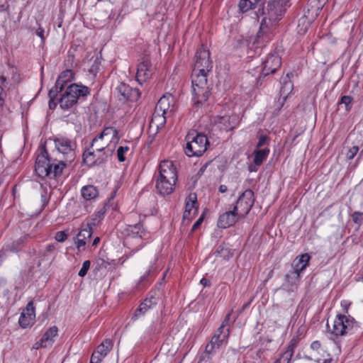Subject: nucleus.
Masks as SVG:
<instances>
[{
    "label": "nucleus",
    "mask_w": 363,
    "mask_h": 363,
    "mask_svg": "<svg viewBox=\"0 0 363 363\" xmlns=\"http://www.w3.org/2000/svg\"><path fill=\"white\" fill-rule=\"evenodd\" d=\"M289 1L270 0L268 3L265 16L262 20L259 30L257 33L255 43L259 45L269 41L272 39L273 26L280 21L286 7L289 6Z\"/></svg>",
    "instance_id": "1"
},
{
    "label": "nucleus",
    "mask_w": 363,
    "mask_h": 363,
    "mask_svg": "<svg viewBox=\"0 0 363 363\" xmlns=\"http://www.w3.org/2000/svg\"><path fill=\"white\" fill-rule=\"evenodd\" d=\"M66 165L63 161L52 160L45 148H43L36 157L35 171L39 177L55 179L61 176Z\"/></svg>",
    "instance_id": "2"
},
{
    "label": "nucleus",
    "mask_w": 363,
    "mask_h": 363,
    "mask_svg": "<svg viewBox=\"0 0 363 363\" xmlns=\"http://www.w3.org/2000/svg\"><path fill=\"white\" fill-rule=\"evenodd\" d=\"M89 94V89L87 86L72 84L67 86L57 101L61 108L69 110L77 104L78 99Z\"/></svg>",
    "instance_id": "3"
},
{
    "label": "nucleus",
    "mask_w": 363,
    "mask_h": 363,
    "mask_svg": "<svg viewBox=\"0 0 363 363\" xmlns=\"http://www.w3.org/2000/svg\"><path fill=\"white\" fill-rule=\"evenodd\" d=\"M191 78L192 101L199 108L208 101L211 96V89L206 75L191 76Z\"/></svg>",
    "instance_id": "4"
},
{
    "label": "nucleus",
    "mask_w": 363,
    "mask_h": 363,
    "mask_svg": "<svg viewBox=\"0 0 363 363\" xmlns=\"http://www.w3.org/2000/svg\"><path fill=\"white\" fill-rule=\"evenodd\" d=\"M186 146L184 147L185 154L188 157H199L202 155L207 149L208 145V138L201 133L194 132L186 136Z\"/></svg>",
    "instance_id": "5"
},
{
    "label": "nucleus",
    "mask_w": 363,
    "mask_h": 363,
    "mask_svg": "<svg viewBox=\"0 0 363 363\" xmlns=\"http://www.w3.org/2000/svg\"><path fill=\"white\" fill-rule=\"evenodd\" d=\"M195 57L196 62L191 76L206 75V77H208L213 68L209 50L202 45L197 50Z\"/></svg>",
    "instance_id": "6"
},
{
    "label": "nucleus",
    "mask_w": 363,
    "mask_h": 363,
    "mask_svg": "<svg viewBox=\"0 0 363 363\" xmlns=\"http://www.w3.org/2000/svg\"><path fill=\"white\" fill-rule=\"evenodd\" d=\"M358 328V323L352 317L338 314L334 320L332 333L335 336H342L354 333Z\"/></svg>",
    "instance_id": "7"
},
{
    "label": "nucleus",
    "mask_w": 363,
    "mask_h": 363,
    "mask_svg": "<svg viewBox=\"0 0 363 363\" xmlns=\"http://www.w3.org/2000/svg\"><path fill=\"white\" fill-rule=\"evenodd\" d=\"M255 198L254 192L251 189L245 190L237 199L233 207L235 214L240 218H244L252 209Z\"/></svg>",
    "instance_id": "8"
},
{
    "label": "nucleus",
    "mask_w": 363,
    "mask_h": 363,
    "mask_svg": "<svg viewBox=\"0 0 363 363\" xmlns=\"http://www.w3.org/2000/svg\"><path fill=\"white\" fill-rule=\"evenodd\" d=\"M107 135H111V141L116 140V142H118L119 139L118 131L116 128L113 127H106L103 130L101 133H100L92 140L91 145L89 148L94 149L96 150L107 151L108 152V150L107 147L108 144L103 143L104 138Z\"/></svg>",
    "instance_id": "9"
},
{
    "label": "nucleus",
    "mask_w": 363,
    "mask_h": 363,
    "mask_svg": "<svg viewBox=\"0 0 363 363\" xmlns=\"http://www.w3.org/2000/svg\"><path fill=\"white\" fill-rule=\"evenodd\" d=\"M111 153L112 150H110V152H107V151L88 148L83 153V161L84 163L89 167L100 165L107 161L108 155H111Z\"/></svg>",
    "instance_id": "10"
},
{
    "label": "nucleus",
    "mask_w": 363,
    "mask_h": 363,
    "mask_svg": "<svg viewBox=\"0 0 363 363\" xmlns=\"http://www.w3.org/2000/svg\"><path fill=\"white\" fill-rule=\"evenodd\" d=\"M73 78L74 73L71 69H66L61 72L55 86L49 91V106H51V104L53 102L54 99L63 91L66 84L73 79Z\"/></svg>",
    "instance_id": "11"
},
{
    "label": "nucleus",
    "mask_w": 363,
    "mask_h": 363,
    "mask_svg": "<svg viewBox=\"0 0 363 363\" xmlns=\"http://www.w3.org/2000/svg\"><path fill=\"white\" fill-rule=\"evenodd\" d=\"M118 97L123 102L127 101H136L140 97V92L136 89H133L125 83H121L116 89Z\"/></svg>",
    "instance_id": "12"
},
{
    "label": "nucleus",
    "mask_w": 363,
    "mask_h": 363,
    "mask_svg": "<svg viewBox=\"0 0 363 363\" xmlns=\"http://www.w3.org/2000/svg\"><path fill=\"white\" fill-rule=\"evenodd\" d=\"M35 313L33 301L28 303L26 308L22 311L18 323L21 328H26L32 326L35 323Z\"/></svg>",
    "instance_id": "13"
},
{
    "label": "nucleus",
    "mask_w": 363,
    "mask_h": 363,
    "mask_svg": "<svg viewBox=\"0 0 363 363\" xmlns=\"http://www.w3.org/2000/svg\"><path fill=\"white\" fill-rule=\"evenodd\" d=\"M157 177L177 181V172L173 162L170 160L162 161L158 167V175Z\"/></svg>",
    "instance_id": "14"
},
{
    "label": "nucleus",
    "mask_w": 363,
    "mask_h": 363,
    "mask_svg": "<svg viewBox=\"0 0 363 363\" xmlns=\"http://www.w3.org/2000/svg\"><path fill=\"white\" fill-rule=\"evenodd\" d=\"M152 74V65L147 57H144L138 64L136 79L140 84L145 82Z\"/></svg>",
    "instance_id": "15"
},
{
    "label": "nucleus",
    "mask_w": 363,
    "mask_h": 363,
    "mask_svg": "<svg viewBox=\"0 0 363 363\" xmlns=\"http://www.w3.org/2000/svg\"><path fill=\"white\" fill-rule=\"evenodd\" d=\"M281 65V57L275 54H270L263 63L262 74L267 76L274 74Z\"/></svg>",
    "instance_id": "16"
},
{
    "label": "nucleus",
    "mask_w": 363,
    "mask_h": 363,
    "mask_svg": "<svg viewBox=\"0 0 363 363\" xmlns=\"http://www.w3.org/2000/svg\"><path fill=\"white\" fill-rule=\"evenodd\" d=\"M127 235L132 238H140L142 240H147L150 238V233L143 227V224L139 222L136 224L126 225Z\"/></svg>",
    "instance_id": "17"
},
{
    "label": "nucleus",
    "mask_w": 363,
    "mask_h": 363,
    "mask_svg": "<svg viewBox=\"0 0 363 363\" xmlns=\"http://www.w3.org/2000/svg\"><path fill=\"white\" fill-rule=\"evenodd\" d=\"M176 182L174 179L156 178L155 187L157 191L162 196L171 194L174 189Z\"/></svg>",
    "instance_id": "18"
},
{
    "label": "nucleus",
    "mask_w": 363,
    "mask_h": 363,
    "mask_svg": "<svg viewBox=\"0 0 363 363\" xmlns=\"http://www.w3.org/2000/svg\"><path fill=\"white\" fill-rule=\"evenodd\" d=\"M92 225L87 223L83 224L81 227V230L77 235V241L75 242L77 248L79 250L81 247L85 246L86 242L91 239L93 230Z\"/></svg>",
    "instance_id": "19"
},
{
    "label": "nucleus",
    "mask_w": 363,
    "mask_h": 363,
    "mask_svg": "<svg viewBox=\"0 0 363 363\" xmlns=\"http://www.w3.org/2000/svg\"><path fill=\"white\" fill-rule=\"evenodd\" d=\"M301 272L294 269L285 276V282L282 287L288 292H294L297 289L300 282Z\"/></svg>",
    "instance_id": "20"
},
{
    "label": "nucleus",
    "mask_w": 363,
    "mask_h": 363,
    "mask_svg": "<svg viewBox=\"0 0 363 363\" xmlns=\"http://www.w3.org/2000/svg\"><path fill=\"white\" fill-rule=\"evenodd\" d=\"M235 213V211L233 209L220 215L218 220V226L221 228H227L233 225L239 220L242 219L237 216Z\"/></svg>",
    "instance_id": "21"
},
{
    "label": "nucleus",
    "mask_w": 363,
    "mask_h": 363,
    "mask_svg": "<svg viewBox=\"0 0 363 363\" xmlns=\"http://www.w3.org/2000/svg\"><path fill=\"white\" fill-rule=\"evenodd\" d=\"M55 147L58 150L59 152L62 154H70V160L71 162L74 158V147L75 146L74 143H72L70 140L65 138H57L55 140Z\"/></svg>",
    "instance_id": "22"
},
{
    "label": "nucleus",
    "mask_w": 363,
    "mask_h": 363,
    "mask_svg": "<svg viewBox=\"0 0 363 363\" xmlns=\"http://www.w3.org/2000/svg\"><path fill=\"white\" fill-rule=\"evenodd\" d=\"M197 196L196 194H190L186 199L185 210L183 214L184 219H192L197 213Z\"/></svg>",
    "instance_id": "23"
},
{
    "label": "nucleus",
    "mask_w": 363,
    "mask_h": 363,
    "mask_svg": "<svg viewBox=\"0 0 363 363\" xmlns=\"http://www.w3.org/2000/svg\"><path fill=\"white\" fill-rule=\"evenodd\" d=\"M174 97L171 94L162 96L156 104V111L169 115L173 111Z\"/></svg>",
    "instance_id": "24"
},
{
    "label": "nucleus",
    "mask_w": 363,
    "mask_h": 363,
    "mask_svg": "<svg viewBox=\"0 0 363 363\" xmlns=\"http://www.w3.org/2000/svg\"><path fill=\"white\" fill-rule=\"evenodd\" d=\"M230 328L223 330V327H219L213 335V337L218 342L220 347L223 345H226L228 342L230 336Z\"/></svg>",
    "instance_id": "25"
},
{
    "label": "nucleus",
    "mask_w": 363,
    "mask_h": 363,
    "mask_svg": "<svg viewBox=\"0 0 363 363\" xmlns=\"http://www.w3.org/2000/svg\"><path fill=\"white\" fill-rule=\"evenodd\" d=\"M157 304V300L154 296H150L144 300L135 312V316L145 314L150 308Z\"/></svg>",
    "instance_id": "26"
},
{
    "label": "nucleus",
    "mask_w": 363,
    "mask_h": 363,
    "mask_svg": "<svg viewBox=\"0 0 363 363\" xmlns=\"http://www.w3.org/2000/svg\"><path fill=\"white\" fill-rule=\"evenodd\" d=\"M58 334V328L56 326H52L48 328L43 335L41 339L46 345L47 347H50L55 342V337Z\"/></svg>",
    "instance_id": "27"
},
{
    "label": "nucleus",
    "mask_w": 363,
    "mask_h": 363,
    "mask_svg": "<svg viewBox=\"0 0 363 363\" xmlns=\"http://www.w3.org/2000/svg\"><path fill=\"white\" fill-rule=\"evenodd\" d=\"M270 150L268 147L264 149H255L253 152L254 160L253 162L255 166L259 167L263 162L267 158Z\"/></svg>",
    "instance_id": "28"
},
{
    "label": "nucleus",
    "mask_w": 363,
    "mask_h": 363,
    "mask_svg": "<svg viewBox=\"0 0 363 363\" xmlns=\"http://www.w3.org/2000/svg\"><path fill=\"white\" fill-rule=\"evenodd\" d=\"M82 196L86 201L95 199L99 195L97 188L93 185L84 186L81 190Z\"/></svg>",
    "instance_id": "29"
},
{
    "label": "nucleus",
    "mask_w": 363,
    "mask_h": 363,
    "mask_svg": "<svg viewBox=\"0 0 363 363\" xmlns=\"http://www.w3.org/2000/svg\"><path fill=\"white\" fill-rule=\"evenodd\" d=\"M113 346V341L111 339H105L96 348L95 352L104 358L112 350Z\"/></svg>",
    "instance_id": "30"
},
{
    "label": "nucleus",
    "mask_w": 363,
    "mask_h": 363,
    "mask_svg": "<svg viewBox=\"0 0 363 363\" xmlns=\"http://www.w3.org/2000/svg\"><path fill=\"white\" fill-rule=\"evenodd\" d=\"M107 204L104 203L99 211H97L92 215L91 220L88 223L91 224L93 226L99 225V223L104 219V216L107 211Z\"/></svg>",
    "instance_id": "31"
},
{
    "label": "nucleus",
    "mask_w": 363,
    "mask_h": 363,
    "mask_svg": "<svg viewBox=\"0 0 363 363\" xmlns=\"http://www.w3.org/2000/svg\"><path fill=\"white\" fill-rule=\"evenodd\" d=\"M166 115L155 110L151 121L152 125H155L157 128H162L166 123Z\"/></svg>",
    "instance_id": "32"
},
{
    "label": "nucleus",
    "mask_w": 363,
    "mask_h": 363,
    "mask_svg": "<svg viewBox=\"0 0 363 363\" xmlns=\"http://www.w3.org/2000/svg\"><path fill=\"white\" fill-rule=\"evenodd\" d=\"M311 256L308 253L301 255L297 257V262L295 264L294 269L300 272H303L308 264Z\"/></svg>",
    "instance_id": "33"
},
{
    "label": "nucleus",
    "mask_w": 363,
    "mask_h": 363,
    "mask_svg": "<svg viewBox=\"0 0 363 363\" xmlns=\"http://www.w3.org/2000/svg\"><path fill=\"white\" fill-rule=\"evenodd\" d=\"M286 78H287V79H284L283 85L280 90L281 96H282L284 99H286L293 90V84L289 80V74H286Z\"/></svg>",
    "instance_id": "34"
},
{
    "label": "nucleus",
    "mask_w": 363,
    "mask_h": 363,
    "mask_svg": "<svg viewBox=\"0 0 363 363\" xmlns=\"http://www.w3.org/2000/svg\"><path fill=\"white\" fill-rule=\"evenodd\" d=\"M220 347L218 342L212 337L211 341L206 345L204 353L207 354H213L216 350L219 349Z\"/></svg>",
    "instance_id": "35"
},
{
    "label": "nucleus",
    "mask_w": 363,
    "mask_h": 363,
    "mask_svg": "<svg viewBox=\"0 0 363 363\" xmlns=\"http://www.w3.org/2000/svg\"><path fill=\"white\" fill-rule=\"evenodd\" d=\"M238 6L242 13L247 12L256 7V6L252 3L251 0H240Z\"/></svg>",
    "instance_id": "36"
},
{
    "label": "nucleus",
    "mask_w": 363,
    "mask_h": 363,
    "mask_svg": "<svg viewBox=\"0 0 363 363\" xmlns=\"http://www.w3.org/2000/svg\"><path fill=\"white\" fill-rule=\"evenodd\" d=\"M297 343H298V341L296 339H292L289 344L288 345L286 350L282 352L281 354H286L287 353L289 354V358L291 359V357H293L294 355V349L295 347H296L297 345Z\"/></svg>",
    "instance_id": "37"
},
{
    "label": "nucleus",
    "mask_w": 363,
    "mask_h": 363,
    "mask_svg": "<svg viewBox=\"0 0 363 363\" xmlns=\"http://www.w3.org/2000/svg\"><path fill=\"white\" fill-rule=\"evenodd\" d=\"M353 101V98L351 96H343L341 97L339 104H344L345 106V109L347 111H350L352 108V103Z\"/></svg>",
    "instance_id": "38"
},
{
    "label": "nucleus",
    "mask_w": 363,
    "mask_h": 363,
    "mask_svg": "<svg viewBox=\"0 0 363 363\" xmlns=\"http://www.w3.org/2000/svg\"><path fill=\"white\" fill-rule=\"evenodd\" d=\"M130 150L128 146H120L117 150V157L119 162L125 161V154Z\"/></svg>",
    "instance_id": "39"
},
{
    "label": "nucleus",
    "mask_w": 363,
    "mask_h": 363,
    "mask_svg": "<svg viewBox=\"0 0 363 363\" xmlns=\"http://www.w3.org/2000/svg\"><path fill=\"white\" fill-rule=\"evenodd\" d=\"M352 219L358 227L363 224V212L355 211L352 214ZM359 228H357V230Z\"/></svg>",
    "instance_id": "40"
},
{
    "label": "nucleus",
    "mask_w": 363,
    "mask_h": 363,
    "mask_svg": "<svg viewBox=\"0 0 363 363\" xmlns=\"http://www.w3.org/2000/svg\"><path fill=\"white\" fill-rule=\"evenodd\" d=\"M90 264H91V262L89 260L84 261L82 264V267L81 269L79 270V272L78 273V275L81 277H84L86 274V273L90 267Z\"/></svg>",
    "instance_id": "41"
},
{
    "label": "nucleus",
    "mask_w": 363,
    "mask_h": 363,
    "mask_svg": "<svg viewBox=\"0 0 363 363\" xmlns=\"http://www.w3.org/2000/svg\"><path fill=\"white\" fill-rule=\"evenodd\" d=\"M67 232L66 230H62L56 233L55 238L57 242H62L67 239Z\"/></svg>",
    "instance_id": "42"
},
{
    "label": "nucleus",
    "mask_w": 363,
    "mask_h": 363,
    "mask_svg": "<svg viewBox=\"0 0 363 363\" xmlns=\"http://www.w3.org/2000/svg\"><path fill=\"white\" fill-rule=\"evenodd\" d=\"M268 142V137L265 135H262L259 138V140L256 145V149H260L262 146L266 145Z\"/></svg>",
    "instance_id": "43"
},
{
    "label": "nucleus",
    "mask_w": 363,
    "mask_h": 363,
    "mask_svg": "<svg viewBox=\"0 0 363 363\" xmlns=\"http://www.w3.org/2000/svg\"><path fill=\"white\" fill-rule=\"evenodd\" d=\"M359 151V147L357 146L352 147L347 153V157L348 160H352L354 157L357 153Z\"/></svg>",
    "instance_id": "44"
},
{
    "label": "nucleus",
    "mask_w": 363,
    "mask_h": 363,
    "mask_svg": "<svg viewBox=\"0 0 363 363\" xmlns=\"http://www.w3.org/2000/svg\"><path fill=\"white\" fill-rule=\"evenodd\" d=\"M289 357L288 353L286 354H281L274 363H289L291 359Z\"/></svg>",
    "instance_id": "45"
},
{
    "label": "nucleus",
    "mask_w": 363,
    "mask_h": 363,
    "mask_svg": "<svg viewBox=\"0 0 363 363\" xmlns=\"http://www.w3.org/2000/svg\"><path fill=\"white\" fill-rule=\"evenodd\" d=\"M55 250V247L53 244H49L46 246L45 250L43 252V255L46 257L52 254Z\"/></svg>",
    "instance_id": "46"
},
{
    "label": "nucleus",
    "mask_w": 363,
    "mask_h": 363,
    "mask_svg": "<svg viewBox=\"0 0 363 363\" xmlns=\"http://www.w3.org/2000/svg\"><path fill=\"white\" fill-rule=\"evenodd\" d=\"M104 358L97 354L95 351L93 352L91 357V363H99L102 361Z\"/></svg>",
    "instance_id": "47"
},
{
    "label": "nucleus",
    "mask_w": 363,
    "mask_h": 363,
    "mask_svg": "<svg viewBox=\"0 0 363 363\" xmlns=\"http://www.w3.org/2000/svg\"><path fill=\"white\" fill-rule=\"evenodd\" d=\"M232 311L230 312H229L225 317L224 320H223L222 322V324L220 325V327H223V330H225L227 328H230V326L228 325V323H229V321H230V316H231V314H232Z\"/></svg>",
    "instance_id": "48"
},
{
    "label": "nucleus",
    "mask_w": 363,
    "mask_h": 363,
    "mask_svg": "<svg viewBox=\"0 0 363 363\" xmlns=\"http://www.w3.org/2000/svg\"><path fill=\"white\" fill-rule=\"evenodd\" d=\"M203 220V215H201V217L193 225V226L191 228V232L196 230L201 225Z\"/></svg>",
    "instance_id": "49"
},
{
    "label": "nucleus",
    "mask_w": 363,
    "mask_h": 363,
    "mask_svg": "<svg viewBox=\"0 0 363 363\" xmlns=\"http://www.w3.org/2000/svg\"><path fill=\"white\" fill-rule=\"evenodd\" d=\"M46 345L43 342V340L40 339L39 341L36 342L33 348L35 350H39L40 348H46Z\"/></svg>",
    "instance_id": "50"
},
{
    "label": "nucleus",
    "mask_w": 363,
    "mask_h": 363,
    "mask_svg": "<svg viewBox=\"0 0 363 363\" xmlns=\"http://www.w3.org/2000/svg\"><path fill=\"white\" fill-rule=\"evenodd\" d=\"M6 93L3 88L0 86V107H2L5 102Z\"/></svg>",
    "instance_id": "51"
},
{
    "label": "nucleus",
    "mask_w": 363,
    "mask_h": 363,
    "mask_svg": "<svg viewBox=\"0 0 363 363\" xmlns=\"http://www.w3.org/2000/svg\"><path fill=\"white\" fill-rule=\"evenodd\" d=\"M35 33H36V35L38 36H39L41 38L42 41L44 42V40H45V35H44L45 34V30H44V29L43 28H41V27H39L36 30Z\"/></svg>",
    "instance_id": "52"
},
{
    "label": "nucleus",
    "mask_w": 363,
    "mask_h": 363,
    "mask_svg": "<svg viewBox=\"0 0 363 363\" xmlns=\"http://www.w3.org/2000/svg\"><path fill=\"white\" fill-rule=\"evenodd\" d=\"M320 342L318 340L313 341L311 345V347L313 350H318L320 348Z\"/></svg>",
    "instance_id": "53"
},
{
    "label": "nucleus",
    "mask_w": 363,
    "mask_h": 363,
    "mask_svg": "<svg viewBox=\"0 0 363 363\" xmlns=\"http://www.w3.org/2000/svg\"><path fill=\"white\" fill-rule=\"evenodd\" d=\"M227 190H228V188H227V186H226L225 185H224V184H222V185H220V186H219V191H220V193H225V192H226V191H227Z\"/></svg>",
    "instance_id": "54"
},
{
    "label": "nucleus",
    "mask_w": 363,
    "mask_h": 363,
    "mask_svg": "<svg viewBox=\"0 0 363 363\" xmlns=\"http://www.w3.org/2000/svg\"><path fill=\"white\" fill-rule=\"evenodd\" d=\"M352 242L354 244H358L359 242V238L355 237L354 235L351 236Z\"/></svg>",
    "instance_id": "55"
},
{
    "label": "nucleus",
    "mask_w": 363,
    "mask_h": 363,
    "mask_svg": "<svg viewBox=\"0 0 363 363\" xmlns=\"http://www.w3.org/2000/svg\"><path fill=\"white\" fill-rule=\"evenodd\" d=\"M251 1H252V3L254 4L255 6L263 4L262 0H251Z\"/></svg>",
    "instance_id": "56"
},
{
    "label": "nucleus",
    "mask_w": 363,
    "mask_h": 363,
    "mask_svg": "<svg viewBox=\"0 0 363 363\" xmlns=\"http://www.w3.org/2000/svg\"><path fill=\"white\" fill-rule=\"evenodd\" d=\"M100 242L99 237H96L92 242V246H96Z\"/></svg>",
    "instance_id": "57"
},
{
    "label": "nucleus",
    "mask_w": 363,
    "mask_h": 363,
    "mask_svg": "<svg viewBox=\"0 0 363 363\" xmlns=\"http://www.w3.org/2000/svg\"><path fill=\"white\" fill-rule=\"evenodd\" d=\"M208 283H209V281H208L206 279H205V278H203V279L201 280V284H203V285H204V286H207V285H208Z\"/></svg>",
    "instance_id": "58"
},
{
    "label": "nucleus",
    "mask_w": 363,
    "mask_h": 363,
    "mask_svg": "<svg viewBox=\"0 0 363 363\" xmlns=\"http://www.w3.org/2000/svg\"><path fill=\"white\" fill-rule=\"evenodd\" d=\"M150 269H149V270L147 272V273H146L147 274L143 275V276L141 277L140 281H143L145 280V279H146L147 276H148V275L150 274Z\"/></svg>",
    "instance_id": "59"
},
{
    "label": "nucleus",
    "mask_w": 363,
    "mask_h": 363,
    "mask_svg": "<svg viewBox=\"0 0 363 363\" xmlns=\"http://www.w3.org/2000/svg\"><path fill=\"white\" fill-rule=\"evenodd\" d=\"M249 170H250V172H253V171H257V169L254 168V167H253L252 165H250V166L249 167Z\"/></svg>",
    "instance_id": "60"
},
{
    "label": "nucleus",
    "mask_w": 363,
    "mask_h": 363,
    "mask_svg": "<svg viewBox=\"0 0 363 363\" xmlns=\"http://www.w3.org/2000/svg\"><path fill=\"white\" fill-rule=\"evenodd\" d=\"M55 99H58L57 96L54 99L53 102L51 104V106H56V103L55 101ZM50 108H52V106H50Z\"/></svg>",
    "instance_id": "61"
},
{
    "label": "nucleus",
    "mask_w": 363,
    "mask_h": 363,
    "mask_svg": "<svg viewBox=\"0 0 363 363\" xmlns=\"http://www.w3.org/2000/svg\"><path fill=\"white\" fill-rule=\"evenodd\" d=\"M204 168H205V167H201V169H200V172L204 171Z\"/></svg>",
    "instance_id": "62"
},
{
    "label": "nucleus",
    "mask_w": 363,
    "mask_h": 363,
    "mask_svg": "<svg viewBox=\"0 0 363 363\" xmlns=\"http://www.w3.org/2000/svg\"><path fill=\"white\" fill-rule=\"evenodd\" d=\"M247 304L244 305V306H243V308H245V307H247Z\"/></svg>",
    "instance_id": "63"
},
{
    "label": "nucleus",
    "mask_w": 363,
    "mask_h": 363,
    "mask_svg": "<svg viewBox=\"0 0 363 363\" xmlns=\"http://www.w3.org/2000/svg\"><path fill=\"white\" fill-rule=\"evenodd\" d=\"M2 82H4L5 81V78H2Z\"/></svg>",
    "instance_id": "64"
}]
</instances>
